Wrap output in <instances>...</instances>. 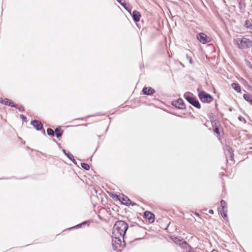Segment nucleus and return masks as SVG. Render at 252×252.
Here are the masks:
<instances>
[{"label": "nucleus", "instance_id": "nucleus-38", "mask_svg": "<svg viewBox=\"0 0 252 252\" xmlns=\"http://www.w3.org/2000/svg\"><path fill=\"white\" fill-rule=\"evenodd\" d=\"M177 116L179 117H180V118H183V117L181 115H176Z\"/></svg>", "mask_w": 252, "mask_h": 252}, {"label": "nucleus", "instance_id": "nucleus-13", "mask_svg": "<svg viewBox=\"0 0 252 252\" xmlns=\"http://www.w3.org/2000/svg\"><path fill=\"white\" fill-rule=\"evenodd\" d=\"M144 217L147 219L149 222H153L154 221L155 215L151 212L146 211L144 214Z\"/></svg>", "mask_w": 252, "mask_h": 252}, {"label": "nucleus", "instance_id": "nucleus-25", "mask_svg": "<svg viewBox=\"0 0 252 252\" xmlns=\"http://www.w3.org/2000/svg\"><path fill=\"white\" fill-rule=\"evenodd\" d=\"M245 26L250 29V30H251L252 29V24L251 23V22H250L248 20H246L245 21Z\"/></svg>", "mask_w": 252, "mask_h": 252}, {"label": "nucleus", "instance_id": "nucleus-31", "mask_svg": "<svg viewBox=\"0 0 252 252\" xmlns=\"http://www.w3.org/2000/svg\"><path fill=\"white\" fill-rule=\"evenodd\" d=\"M128 10H126L128 13H129L130 14H132L131 13V6H130L129 7V9H127Z\"/></svg>", "mask_w": 252, "mask_h": 252}, {"label": "nucleus", "instance_id": "nucleus-27", "mask_svg": "<svg viewBox=\"0 0 252 252\" xmlns=\"http://www.w3.org/2000/svg\"><path fill=\"white\" fill-rule=\"evenodd\" d=\"M15 107H14V108H15L19 110V111L23 112L24 111V108L22 105H19L18 104H15Z\"/></svg>", "mask_w": 252, "mask_h": 252}, {"label": "nucleus", "instance_id": "nucleus-8", "mask_svg": "<svg viewBox=\"0 0 252 252\" xmlns=\"http://www.w3.org/2000/svg\"><path fill=\"white\" fill-rule=\"evenodd\" d=\"M212 126L213 127V130L215 133L218 134V139L220 140V122L217 120H214L211 121Z\"/></svg>", "mask_w": 252, "mask_h": 252}, {"label": "nucleus", "instance_id": "nucleus-34", "mask_svg": "<svg viewBox=\"0 0 252 252\" xmlns=\"http://www.w3.org/2000/svg\"><path fill=\"white\" fill-rule=\"evenodd\" d=\"M209 213L211 214H213L214 213V211L212 209L209 210Z\"/></svg>", "mask_w": 252, "mask_h": 252}, {"label": "nucleus", "instance_id": "nucleus-23", "mask_svg": "<svg viewBox=\"0 0 252 252\" xmlns=\"http://www.w3.org/2000/svg\"><path fill=\"white\" fill-rule=\"evenodd\" d=\"M90 224V220H86V221H84L76 225V226H74V227L79 228V227H81L82 225H86V224H87L88 226H89Z\"/></svg>", "mask_w": 252, "mask_h": 252}, {"label": "nucleus", "instance_id": "nucleus-35", "mask_svg": "<svg viewBox=\"0 0 252 252\" xmlns=\"http://www.w3.org/2000/svg\"><path fill=\"white\" fill-rule=\"evenodd\" d=\"M56 143H57V144L58 145L59 147L60 148H62V147H61V144H60V143H58L57 141H56Z\"/></svg>", "mask_w": 252, "mask_h": 252}, {"label": "nucleus", "instance_id": "nucleus-30", "mask_svg": "<svg viewBox=\"0 0 252 252\" xmlns=\"http://www.w3.org/2000/svg\"><path fill=\"white\" fill-rule=\"evenodd\" d=\"M247 65L249 66L250 67H252L251 63L247 60H246Z\"/></svg>", "mask_w": 252, "mask_h": 252}, {"label": "nucleus", "instance_id": "nucleus-3", "mask_svg": "<svg viewBox=\"0 0 252 252\" xmlns=\"http://www.w3.org/2000/svg\"><path fill=\"white\" fill-rule=\"evenodd\" d=\"M112 242L113 249L118 252H121L123 246L125 245L124 244L123 245L121 238L119 237L115 236L113 238V236H112Z\"/></svg>", "mask_w": 252, "mask_h": 252}, {"label": "nucleus", "instance_id": "nucleus-21", "mask_svg": "<svg viewBox=\"0 0 252 252\" xmlns=\"http://www.w3.org/2000/svg\"><path fill=\"white\" fill-rule=\"evenodd\" d=\"M67 157L71 160L72 161V162L75 164V165H77V162L75 160V159H74V157L69 152H68L67 153Z\"/></svg>", "mask_w": 252, "mask_h": 252}, {"label": "nucleus", "instance_id": "nucleus-7", "mask_svg": "<svg viewBox=\"0 0 252 252\" xmlns=\"http://www.w3.org/2000/svg\"><path fill=\"white\" fill-rule=\"evenodd\" d=\"M171 104L173 106L180 109H184L186 108L184 100L182 98H179L176 100L172 101Z\"/></svg>", "mask_w": 252, "mask_h": 252}, {"label": "nucleus", "instance_id": "nucleus-1", "mask_svg": "<svg viewBox=\"0 0 252 252\" xmlns=\"http://www.w3.org/2000/svg\"><path fill=\"white\" fill-rule=\"evenodd\" d=\"M129 229L130 231H133L135 232H141L143 231L144 233L143 236V238L144 237L146 232H144V229L142 227L139 226L137 224L130 225L129 226L128 224L123 220H118L116 222L113 227L114 232L113 234H115V232L120 234L121 237H122L123 240V243L126 245L125 241V236L126 231L128 229Z\"/></svg>", "mask_w": 252, "mask_h": 252}, {"label": "nucleus", "instance_id": "nucleus-17", "mask_svg": "<svg viewBox=\"0 0 252 252\" xmlns=\"http://www.w3.org/2000/svg\"><path fill=\"white\" fill-rule=\"evenodd\" d=\"M179 246L183 249H187L189 248V250H191V247L190 246L184 239L182 240Z\"/></svg>", "mask_w": 252, "mask_h": 252}, {"label": "nucleus", "instance_id": "nucleus-18", "mask_svg": "<svg viewBox=\"0 0 252 252\" xmlns=\"http://www.w3.org/2000/svg\"><path fill=\"white\" fill-rule=\"evenodd\" d=\"M231 87L237 92L239 93L241 92V87L239 84L233 83L231 84Z\"/></svg>", "mask_w": 252, "mask_h": 252}, {"label": "nucleus", "instance_id": "nucleus-37", "mask_svg": "<svg viewBox=\"0 0 252 252\" xmlns=\"http://www.w3.org/2000/svg\"><path fill=\"white\" fill-rule=\"evenodd\" d=\"M119 3L122 2L123 0H116Z\"/></svg>", "mask_w": 252, "mask_h": 252}, {"label": "nucleus", "instance_id": "nucleus-16", "mask_svg": "<svg viewBox=\"0 0 252 252\" xmlns=\"http://www.w3.org/2000/svg\"><path fill=\"white\" fill-rule=\"evenodd\" d=\"M63 132L61 127L58 126L55 129V135H56L57 138L61 137L63 135Z\"/></svg>", "mask_w": 252, "mask_h": 252}, {"label": "nucleus", "instance_id": "nucleus-39", "mask_svg": "<svg viewBox=\"0 0 252 252\" xmlns=\"http://www.w3.org/2000/svg\"><path fill=\"white\" fill-rule=\"evenodd\" d=\"M218 212H219V214L220 213V208L219 207H218Z\"/></svg>", "mask_w": 252, "mask_h": 252}, {"label": "nucleus", "instance_id": "nucleus-28", "mask_svg": "<svg viewBox=\"0 0 252 252\" xmlns=\"http://www.w3.org/2000/svg\"><path fill=\"white\" fill-rule=\"evenodd\" d=\"M186 58L189 61V63L190 64L192 63L193 61H192V60L191 59V57L190 56H189L188 54H187L186 55Z\"/></svg>", "mask_w": 252, "mask_h": 252}, {"label": "nucleus", "instance_id": "nucleus-10", "mask_svg": "<svg viewBox=\"0 0 252 252\" xmlns=\"http://www.w3.org/2000/svg\"><path fill=\"white\" fill-rule=\"evenodd\" d=\"M156 92L155 90L152 87H144L142 89V93L147 95H151Z\"/></svg>", "mask_w": 252, "mask_h": 252}, {"label": "nucleus", "instance_id": "nucleus-14", "mask_svg": "<svg viewBox=\"0 0 252 252\" xmlns=\"http://www.w3.org/2000/svg\"><path fill=\"white\" fill-rule=\"evenodd\" d=\"M221 216L223 217L224 219L226 220H227L228 218L226 215V211L225 210V208L226 207V203L221 200Z\"/></svg>", "mask_w": 252, "mask_h": 252}, {"label": "nucleus", "instance_id": "nucleus-15", "mask_svg": "<svg viewBox=\"0 0 252 252\" xmlns=\"http://www.w3.org/2000/svg\"><path fill=\"white\" fill-rule=\"evenodd\" d=\"M131 15L133 18V21L135 22H138L140 21L141 14L139 11L137 10H134L132 12V14H131Z\"/></svg>", "mask_w": 252, "mask_h": 252}, {"label": "nucleus", "instance_id": "nucleus-12", "mask_svg": "<svg viewBox=\"0 0 252 252\" xmlns=\"http://www.w3.org/2000/svg\"><path fill=\"white\" fill-rule=\"evenodd\" d=\"M31 124L37 130H40L43 128V125L42 123L39 121L34 120L32 121L31 122Z\"/></svg>", "mask_w": 252, "mask_h": 252}, {"label": "nucleus", "instance_id": "nucleus-9", "mask_svg": "<svg viewBox=\"0 0 252 252\" xmlns=\"http://www.w3.org/2000/svg\"><path fill=\"white\" fill-rule=\"evenodd\" d=\"M197 39L202 44H206L210 41L209 38L204 33L201 32L197 34Z\"/></svg>", "mask_w": 252, "mask_h": 252}, {"label": "nucleus", "instance_id": "nucleus-11", "mask_svg": "<svg viewBox=\"0 0 252 252\" xmlns=\"http://www.w3.org/2000/svg\"><path fill=\"white\" fill-rule=\"evenodd\" d=\"M0 102L2 104L9 106L12 107H15V105L16 103H15L12 100H10L7 98H1L0 99Z\"/></svg>", "mask_w": 252, "mask_h": 252}, {"label": "nucleus", "instance_id": "nucleus-2", "mask_svg": "<svg viewBox=\"0 0 252 252\" xmlns=\"http://www.w3.org/2000/svg\"><path fill=\"white\" fill-rule=\"evenodd\" d=\"M184 96L188 102L196 108L200 109L201 105L198 100L190 92L185 93Z\"/></svg>", "mask_w": 252, "mask_h": 252}, {"label": "nucleus", "instance_id": "nucleus-33", "mask_svg": "<svg viewBox=\"0 0 252 252\" xmlns=\"http://www.w3.org/2000/svg\"><path fill=\"white\" fill-rule=\"evenodd\" d=\"M238 119L241 121H244L245 122H246L245 119L241 116L239 117Z\"/></svg>", "mask_w": 252, "mask_h": 252}, {"label": "nucleus", "instance_id": "nucleus-26", "mask_svg": "<svg viewBox=\"0 0 252 252\" xmlns=\"http://www.w3.org/2000/svg\"><path fill=\"white\" fill-rule=\"evenodd\" d=\"M81 166L82 168H83L84 169L86 170H89L90 169V166L88 164L86 163H81Z\"/></svg>", "mask_w": 252, "mask_h": 252}, {"label": "nucleus", "instance_id": "nucleus-4", "mask_svg": "<svg viewBox=\"0 0 252 252\" xmlns=\"http://www.w3.org/2000/svg\"><path fill=\"white\" fill-rule=\"evenodd\" d=\"M237 42L240 48L246 49L252 46V41L246 38L238 39Z\"/></svg>", "mask_w": 252, "mask_h": 252}, {"label": "nucleus", "instance_id": "nucleus-32", "mask_svg": "<svg viewBox=\"0 0 252 252\" xmlns=\"http://www.w3.org/2000/svg\"><path fill=\"white\" fill-rule=\"evenodd\" d=\"M62 151L63 153V154L67 157V155H67L68 152H67V151L65 149H63Z\"/></svg>", "mask_w": 252, "mask_h": 252}, {"label": "nucleus", "instance_id": "nucleus-19", "mask_svg": "<svg viewBox=\"0 0 252 252\" xmlns=\"http://www.w3.org/2000/svg\"><path fill=\"white\" fill-rule=\"evenodd\" d=\"M170 238L174 242V243H175V244H176L177 245H179L180 243L183 240V239H181L179 238H178V237H176V236H171Z\"/></svg>", "mask_w": 252, "mask_h": 252}, {"label": "nucleus", "instance_id": "nucleus-6", "mask_svg": "<svg viewBox=\"0 0 252 252\" xmlns=\"http://www.w3.org/2000/svg\"><path fill=\"white\" fill-rule=\"evenodd\" d=\"M117 198L122 204L126 206H128L131 205L133 206L136 205V204L131 201L127 196L123 194L117 196Z\"/></svg>", "mask_w": 252, "mask_h": 252}, {"label": "nucleus", "instance_id": "nucleus-20", "mask_svg": "<svg viewBox=\"0 0 252 252\" xmlns=\"http://www.w3.org/2000/svg\"><path fill=\"white\" fill-rule=\"evenodd\" d=\"M120 4L126 10H128L127 9H129V7L130 5L128 3H126L125 0H123L122 2L120 3Z\"/></svg>", "mask_w": 252, "mask_h": 252}, {"label": "nucleus", "instance_id": "nucleus-36", "mask_svg": "<svg viewBox=\"0 0 252 252\" xmlns=\"http://www.w3.org/2000/svg\"><path fill=\"white\" fill-rule=\"evenodd\" d=\"M142 239H143V238H136L135 239V240H141Z\"/></svg>", "mask_w": 252, "mask_h": 252}, {"label": "nucleus", "instance_id": "nucleus-40", "mask_svg": "<svg viewBox=\"0 0 252 252\" xmlns=\"http://www.w3.org/2000/svg\"><path fill=\"white\" fill-rule=\"evenodd\" d=\"M195 215L196 216H199V214H198V213H195Z\"/></svg>", "mask_w": 252, "mask_h": 252}, {"label": "nucleus", "instance_id": "nucleus-29", "mask_svg": "<svg viewBox=\"0 0 252 252\" xmlns=\"http://www.w3.org/2000/svg\"><path fill=\"white\" fill-rule=\"evenodd\" d=\"M20 117L23 121H24L25 122L27 121V117L25 116H24V115L21 114L20 115Z\"/></svg>", "mask_w": 252, "mask_h": 252}, {"label": "nucleus", "instance_id": "nucleus-5", "mask_svg": "<svg viewBox=\"0 0 252 252\" xmlns=\"http://www.w3.org/2000/svg\"><path fill=\"white\" fill-rule=\"evenodd\" d=\"M198 97L200 100L203 103H209L213 100L212 96L204 91L199 93Z\"/></svg>", "mask_w": 252, "mask_h": 252}, {"label": "nucleus", "instance_id": "nucleus-24", "mask_svg": "<svg viewBox=\"0 0 252 252\" xmlns=\"http://www.w3.org/2000/svg\"><path fill=\"white\" fill-rule=\"evenodd\" d=\"M47 133L49 136L53 137L55 136V130H53L51 128H48L47 129Z\"/></svg>", "mask_w": 252, "mask_h": 252}, {"label": "nucleus", "instance_id": "nucleus-22", "mask_svg": "<svg viewBox=\"0 0 252 252\" xmlns=\"http://www.w3.org/2000/svg\"><path fill=\"white\" fill-rule=\"evenodd\" d=\"M243 97L246 101H248L252 105V97L250 94H244Z\"/></svg>", "mask_w": 252, "mask_h": 252}]
</instances>
